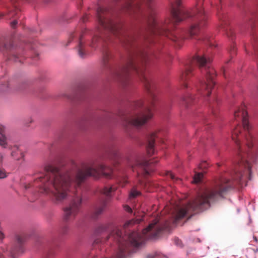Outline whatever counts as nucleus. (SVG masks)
Wrapping results in <instances>:
<instances>
[{"mask_svg": "<svg viewBox=\"0 0 258 258\" xmlns=\"http://www.w3.org/2000/svg\"><path fill=\"white\" fill-rule=\"evenodd\" d=\"M212 60V57L206 54L195 56L190 64L185 66L184 70L180 75V80L183 87L187 88V84L186 81L191 76V72L195 64H197L200 67H205L206 80L201 81L199 85L196 86V89L202 95L210 96L211 90L215 85L214 79L216 76L215 70L213 68L208 67Z\"/></svg>", "mask_w": 258, "mask_h": 258, "instance_id": "3", "label": "nucleus"}, {"mask_svg": "<svg viewBox=\"0 0 258 258\" xmlns=\"http://www.w3.org/2000/svg\"><path fill=\"white\" fill-rule=\"evenodd\" d=\"M7 177L6 172L0 168V178H4Z\"/></svg>", "mask_w": 258, "mask_h": 258, "instance_id": "27", "label": "nucleus"}, {"mask_svg": "<svg viewBox=\"0 0 258 258\" xmlns=\"http://www.w3.org/2000/svg\"><path fill=\"white\" fill-rule=\"evenodd\" d=\"M123 180L124 183L126 182V180L125 179H123Z\"/></svg>", "mask_w": 258, "mask_h": 258, "instance_id": "37", "label": "nucleus"}, {"mask_svg": "<svg viewBox=\"0 0 258 258\" xmlns=\"http://www.w3.org/2000/svg\"><path fill=\"white\" fill-rule=\"evenodd\" d=\"M121 185L122 186H123L124 184H121Z\"/></svg>", "mask_w": 258, "mask_h": 258, "instance_id": "40", "label": "nucleus"}, {"mask_svg": "<svg viewBox=\"0 0 258 258\" xmlns=\"http://www.w3.org/2000/svg\"><path fill=\"white\" fill-rule=\"evenodd\" d=\"M207 165H208V164L206 162H204L200 165L199 168H206L207 166Z\"/></svg>", "mask_w": 258, "mask_h": 258, "instance_id": "30", "label": "nucleus"}, {"mask_svg": "<svg viewBox=\"0 0 258 258\" xmlns=\"http://www.w3.org/2000/svg\"><path fill=\"white\" fill-rule=\"evenodd\" d=\"M234 117L236 121H242L243 128L246 132L245 139L246 141V145L248 148H251L252 146V136L249 132L250 126L248 124L247 112L244 104H242L236 108Z\"/></svg>", "mask_w": 258, "mask_h": 258, "instance_id": "6", "label": "nucleus"}, {"mask_svg": "<svg viewBox=\"0 0 258 258\" xmlns=\"http://www.w3.org/2000/svg\"><path fill=\"white\" fill-rule=\"evenodd\" d=\"M156 134L154 132L151 133L148 137V144L147 147V153L149 155L154 154V141L156 138Z\"/></svg>", "mask_w": 258, "mask_h": 258, "instance_id": "13", "label": "nucleus"}, {"mask_svg": "<svg viewBox=\"0 0 258 258\" xmlns=\"http://www.w3.org/2000/svg\"><path fill=\"white\" fill-rule=\"evenodd\" d=\"M144 105V102L142 100L138 101L136 103V106L137 107H141Z\"/></svg>", "mask_w": 258, "mask_h": 258, "instance_id": "28", "label": "nucleus"}, {"mask_svg": "<svg viewBox=\"0 0 258 258\" xmlns=\"http://www.w3.org/2000/svg\"><path fill=\"white\" fill-rule=\"evenodd\" d=\"M141 220V219H137L136 221H134V220L129 221L125 223L124 226L127 227L128 225L133 224L135 223H139Z\"/></svg>", "mask_w": 258, "mask_h": 258, "instance_id": "24", "label": "nucleus"}, {"mask_svg": "<svg viewBox=\"0 0 258 258\" xmlns=\"http://www.w3.org/2000/svg\"><path fill=\"white\" fill-rule=\"evenodd\" d=\"M152 258H168L161 252H156L153 256Z\"/></svg>", "mask_w": 258, "mask_h": 258, "instance_id": "25", "label": "nucleus"}, {"mask_svg": "<svg viewBox=\"0 0 258 258\" xmlns=\"http://www.w3.org/2000/svg\"><path fill=\"white\" fill-rule=\"evenodd\" d=\"M135 161V163L134 165H133L132 163H128V165L133 168L136 166L147 167L148 166H149L150 164V162L149 161L146 160L141 161L139 159H136Z\"/></svg>", "mask_w": 258, "mask_h": 258, "instance_id": "15", "label": "nucleus"}, {"mask_svg": "<svg viewBox=\"0 0 258 258\" xmlns=\"http://www.w3.org/2000/svg\"><path fill=\"white\" fill-rule=\"evenodd\" d=\"M125 5L124 8L127 11L136 13L140 9L139 0H123Z\"/></svg>", "mask_w": 258, "mask_h": 258, "instance_id": "12", "label": "nucleus"}, {"mask_svg": "<svg viewBox=\"0 0 258 258\" xmlns=\"http://www.w3.org/2000/svg\"><path fill=\"white\" fill-rule=\"evenodd\" d=\"M153 116L151 107L146 106L143 110L135 117L130 121V123L135 126L139 127L146 123Z\"/></svg>", "mask_w": 258, "mask_h": 258, "instance_id": "8", "label": "nucleus"}, {"mask_svg": "<svg viewBox=\"0 0 258 258\" xmlns=\"http://www.w3.org/2000/svg\"><path fill=\"white\" fill-rule=\"evenodd\" d=\"M148 5L150 9V16H149L148 23L152 32L155 35L165 36L169 38L172 39L170 37L171 33L167 29L166 26L157 22L155 18V12L152 6Z\"/></svg>", "mask_w": 258, "mask_h": 258, "instance_id": "7", "label": "nucleus"}, {"mask_svg": "<svg viewBox=\"0 0 258 258\" xmlns=\"http://www.w3.org/2000/svg\"><path fill=\"white\" fill-rule=\"evenodd\" d=\"M171 12L173 20L179 22L187 18H195L197 21L192 24L189 29V34L191 36L197 35L201 28L206 25L208 16L203 9V4L199 0L191 12L185 10L181 4V0H173L171 3Z\"/></svg>", "mask_w": 258, "mask_h": 258, "instance_id": "4", "label": "nucleus"}, {"mask_svg": "<svg viewBox=\"0 0 258 258\" xmlns=\"http://www.w3.org/2000/svg\"><path fill=\"white\" fill-rule=\"evenodd\" d=\"M130 70L135 71L140 76L141 80L144 82L147 89H149V81L145 74L144 67H137L133 61H130L127 66L124 69L123 73L126 74Z\"/></svg>", "mask_w": 258, "mask_h": 258, "instance_id": "9", "label": "nucleus"}, {"mask_svg": "<svg viewBox=\"0 0 258 258\" xmlns=\"http://www.w3.org/2000/svg\"><path fill=\"white\" fill-rule=\"evenodd\" d=\"M4 126L0 125V146L6 148L7 145L6 138L4 134Z\"/></svg>", "mask_w": 258, "mask_h": 258, "instance_id": "16", "label": "nucleus"}, {"mask_svg": "<svg viewBox=\"0 0 258 258\" xmlns=\"http://www.w3.org/2000/svg\"><path fill=\"white\" fill-rule=\"evenodd\" d=\"M241 136V127L237 126L232 132V139L236 144L239 145V141L240 140Z\"/></svg>", "mask_w": 258, "mask_h": 258, "instance_id": "14", "label": "nucleus"}, {"mask_svg": "<svg viewBox=\"0 0 258 258\" xmlns=\"http://www.w3.org/2000/svg\"><path fill=\"white\" fill-rule=\"evenodd\" d=\"M147 3H148L149 2H151L152 0H147Z\"/></svg>", "mask_w": 258, "mask_h": 258, "instance_id": "38", "label": "nucleus"}, {"mask_svg": "<svg viewBox=\"0 0 258 258\" xmlns=\"http://www.w3.org/2000/svg\"><path fill=\"white\" fill-rule=\"evenodd\" d=\"M166 175L168 177H170L172 180H177L179 179V178L176 177L175 175L171 171H168L166 173Z\"/></svg>", "mask_w": 258, "mask_h": 258, "instance_id": "23", "label": "nucleus"}, {"mask_svg": "<svg viewBox=\"0 0 258 258\" xmlns=\"http://www.w3.org/2000/svg\"><path fill=\"white\" fill-rule=\"evenodd\" d=\"M253 238L256 242H258V237H256V236H253Z\"/></svg>", "mask_w": 258, "mask_h": 258, "instance_id": "34", "label": "nucleus"}, {"mask_svg": "<svg viewBox=\"0 0 258 258\" xmlns=\"http://www.w3.org/2000/svg\"><path fill=\"white\" fill-rule=\"evenodd\" d=\"M194 99V97L190 94H188L186 96L183 98V101L185 104L188 103L189 102L192 101Z\"/></svg>", "mask_w": 258, "mask_h": 258, "instance_id": "22", "label": "nucleus"}, {"mask_svg": "<svg viewBox=\"0 0 258 258\" xmlns=\"http://www.w3.org/2000/svg\"><path fill=\"white\" fill-rule=\"evenodd\" d=\"M250 165L247 161L241 159L238 165L235 167L233 174L232 175V179L234 180L240 182L244 176V173H242V170L244 169L246 172H250Z\"/></svg>", "mask_w": 258, "mask_h": 258, "instance_id": "10", "label": "nucleus"}, {"mask_svg": "<svg viewBox=\"0 0 258 258\" xmlns=\"http://www.w3.org/2000/svg\"><path fill=\"white\" fill-rule=\"evenodd\" d=\"M17 240H18V241L19 242H20V243L22 242V241H21V238H20V237H18V238H17Z\"/></svg>", "mask_w": 258, "mask_h": 258, "instance_id": "35", "label": "nucleus"}, {"mask_svg": "<svg viewBox=\"0 0 258 258\" xmlns=\"http://www.w3.org/2000/svg\"><path fill=\"white\" fill-rule=\"evenodd\" d=\"M18 23L17 21H14L11 23V25L12 27H14Z\"/></svg>", "mask_w": 258, "mask_h": 258, "instance_id": "32", "label": "nucleus"}, {"mask_svg": "<svg viewBox=\"0 0 258 258\" xmlns=\"http://www.w3.org/2000/svg\"><path fill=\"white\" fill-rule=\"evenodd\" d=\"M203 176V174L202 173H198L195 174L194 178V182L195 183L199 182Z\"/></svg>", "mask_w": 258, "mask_h": 258, "instance_id": "21", "label": "nucleus"}, {"mask_svg": "<svg viewBox=\"0 0 258 258\" xmlns=\"http://www.w3.org/2000/svg\"><path fill=\"white\" fill-rule=\"evenodd\" d=\"M1 162L2 161V158L1 159Z\"/></svg>", "mask_w": 258, "mask_h": 258, "instance_id": "41", "label": "nucleus"}, {"mask_svg": "<svg viewBox=\"0 0 258 258\" xmlns=\"http://www.w3.org/2000/svg\"><path fill=\"white\" fill-rule=\"evenodd\" d=\"M4 238V235L3 233H2L1 232H0V240H3Z\"/></svg>", "mask_w": 258, "mask_h": 258, "instance_id": "33", "label": "nucleus"}, {"mask_svg": "<svg viewBox=\"0 0 258 258\" xmlns=\"http://www.w3.org/2000/svg\"><path fill=\"white\" fill-rule=\"evenodd\" d=\"M95 40H96V38H93V40H92V42L93 43L95 41Z\"/></svg>", "mask_w": 258, "mask_h": 258, "instance_id": "36", "label": "nucleus"}, {"mask_svg": "<svg viewBox=\"0 0 258 258\" xmlns=\"http://www.w3.org/2000/svg\"><path fill=\"white\" fill-rule=\"evenodd\" d=\"M140 191L137 190L135 188H133L130 193L129 197L130 198H134L140 195Z\"/></svg>", "mask_w": 258, "mask_h": 258, "instance_id": "20", "label": "nucleus"}, {"mask_svg": "<svg viewBox=\"0 0 258 258\" xmlns=\"http://www.w3.org/2000/svg\"><path fill=\"white\" fill-rule=\"evenodd\" d=\"M79 55L80 57H83L84 56V54L83 53V49L82 47V42H80V45H79V49L78 51Z\"/></svg>", "mask_w": 258, "mask_h": 258, "instance_id": "26", "label": "nucleus"}, {"mask_svg": "<svg viewBox=\"0 0 258 258\" xmlns=\"http://www.w3.org/2000/svg\"><path fill=\"white\" fill-rule=\"evenodd\" d=\"M82 202V199L79 197H77L74 200L72 205L64 209V218L66 220H69L73 218L79 211V206Z\"/></svg>", "mask_w": 258, "mask_h": 258, "instance_id": "11", "label": "nucleus"}, {"mask_svg": "<svg viewBox=\"0 0 258 258\" xmlns=\"http://www.w3.org/2000/svg\"><path fill=\"white\" fill-rule=\"evenodd\" d=\"M221 0H214V1H212L211 2L212 5H217L218 2L220 3Z\"/></svg>", "mask_w": 258, "mask_h": 258, "instance_id": "31", "label": "nucleus"}, {"mask_svg": "<svg viewBox=\"0 0 258 258\" xmlns=\"http://www.w3.org/2000/svg\"><path fill=\"white\" fill-rule=\"evenodd\" d=\"M105 208V203H102L101 205L98 206L96 209H95V214L96 215H99L101 213H102V212L104 210Z\"/></svg>", "mask_w": 258, "mask_h": 258, "instance_id": "19", "label": "nucleus"}, {"mask_svg": "<svg viewBox=\"0 0 258 258\" xmlns=\"http://www.w3.org/2000/svg\"><path fill=\"white\" fill-rule=\"evenodd\" d=\"M45 173L38 177L37 182L42 183V192L51 193L53 200L59 203L65 200L71 191V185L79 187L89 176L95 178L102 175L105 178L111 177L112 169L109 166L99 164L97 166H85L79 169L75 175L72 172L62 174L58 169L51 165L45 167Z\"/></svg>", "mask_w": 258, "mask_h": 258, "instance_id": "1", "label": "nucleus"}, {"mask_svg": "<svg viewBox=\"0 0 258 258\" xmlns=\"http://www.w3.org/2000/svg\"><path fill=\"white\" fill-rule=\"evenodd\" d=\"M146 173H147V174H148V173H149V172H148V171L147 170H146Z\"/></svg>", "mask_w": 258, "mask_h": 258, "instance_id": "39", "label": "nucleus"}, {"mask_svg": "<svg viewBox=\"0 0 258 258\" xmlns=\"http://www.w3.org/2000/svg\"><path fill=\"white\" fill-rule=\"evenodd\" d=\"M228 180L222 179L211 189H207L198 194L191 202L185 205H172L171 212L173 218V223L177 224L184 218L189 217L192 212H198L210 207L211 203L223 197L227 192L229 185L227 184Z\"/></svg>", "mask_w": 258, "mask_h": 258, "instance_id": "2", "label": "nucleus"}, {"mask_svg": "<svg viewBox=\"0 0 258 258\" xmlns=\"http://www.w3.org/2000/svg\"><path fill=\"white\" fill-rule=\"evenodd\" d=\"M123 208H124V210L125 211H126V212H127L128 213H132V209H131V208L130 206H128L127 205L124 206Z\"/></svg>", "mask_w": 258, "mask_h": 258, "instance_id": "29", "label": "nucleus"}, {"mask_svg": "<svg viewBox=\"0 0 258 258\" xmlns=\"http://www.w3.org/2000/svg\"><path fill=\"white\" fill-rule=\"evenodd\" d=\"M116 189V187L114 186H111L110 187L106 186L102 189L101 192L104 195L109 196L111 195V193L115 191Z\"/></svg>", "mask_w": 258, "mask_h": 258, "instance_id": "17", "label": "nucleus"}, {"mask_svg": "<svg viewBox=\"0 0 258 258\" xmlns=\"http://www.w3.org/2000/svg\"><path fill=\"white\" fill-rule=\"evenodd\" d=\"M106 9L99 7L97 10V18L99 24L103 29L110 31L113 34L117 35L121 32L122 25L110 19L105 14Z\"/></svg>", "mask_w": 258, "mask_h": 258, "instance_id": "5", "label": "nucleus"}, {"mask_svg": "<svg viewBox=\"0 0 258 258\" xmlns=\"http://www.w3.org/2000/svg\"><path fill=\"white\" fill-rule=\"evenodd\" d=\"M14 150L13 151L11 154L12 156L17 160H19L20 158L23 157V155L22 153L20 151L17 147L14 148Z\"/></svg>", "mask_w": 258, "mask_h": 258, "instance_id": "18", "label": "nucleus"}]
</instances>
